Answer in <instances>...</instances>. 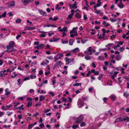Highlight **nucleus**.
<instances>
[{"mask_svg": "<svg viewBox=\"0 0 129 129\" xmlns=\"http://www.w3.org/2000/svg\"><path fill=\"white\" fill-rule=\"evenodd\" d=\"M15 105H14V106L15 107H16L17 106L19 105H20V103L19 102H15Z\"/></svg>", "mask_w": 129, "mask_h": 129, "instance_id": "nucleus-45", "label": "nucleus"}, {"mask_svg": "<svg viewBox=\"0 0 129 129\" xmlns=\"http://www.w3.org/2000/svg\"><path fill=\"white\" fill-rule=\"evenodd\" d=\"M62 99L63 102H66L67 101V99L66 98L64 97H62Z\"/></svg>", "mask_w": 129, "mask_h": 129, "instance_id": "nucleus-62", "label": "nucleus"}, {"mask_svg": "<svg viewBox=\"0 0 129 129\" xmlns=\"http://www.w3.org/2000/svg\"><path fill=\"white\" fill-rule=\"evenodd\" d=\"M88 51L89 52V55H91L92 54L93 52H95V50L91 49V47H89L87 48Z\"/></svg>", "mask_w": 129, "mask_h": 129, "instance_id": "nucleus-4", "label": "nucleus"}, {"mask_svg": "<svg viewBox=\"0 0 129 129\" xmlns=\"http://www.w3.org/2000/svg\"><path fill=\"white\" fill-rule=\"evenodd\" d=\"M76 5L75 4H71L70 5V9H76L77 8Z\"/></svg>", "mask_w": 129, "mask_h": 129, "instance_id": "nucleus-9", "label": "nucleus"}, {"mask_svg": "<svg viewBox=\"0 0 129 129\" xmlns=\"http://www.w3.org/2000/svg\"><path fill=\"white\" fill-rule=\"evenodd\" d=\"M58 30L60 31H63L62 29L61 28V27H59L58 28Z\"/></svg>", "mask_w": 129, "mask_h": 129, "instance_id": "nucleus-63", "label": "nucleus"}, {"mask_svg": "<svg viewBox=\"0 0 129 129\" xmlns=\"http://www.w3.org/2000/svg\"><path fill=\"white\" fill-rule=\"evenodd\" d=\"M75 16L77 18H80L81 17V15L78 13H76V14Z\"/></svg>", "mask_w": 129, "mask_h": 129, "instance_id": "nucleus-31", "label": "nucleus"}, {"mask_svg": "<svg viewBox=\"0 0 129 129\" xmlns=\"http://www.w3.org/2000/svg\"><path fill=\"white\" fill-rule=\"evenodd\" d=\"M47 64L46 63V62H45L44 61H43V62H42L41 64V65L44 66H45Z\"/></svg>", "mask_w": 129, "mask_h": 129, "instance_id": "nucleus-48", "label": "nucleus"}, {"mask_svg": "<svg viewBox=\"0 0 129 129\" xmlns=\"http://www.w3.org/2000/svg\"><path fill=\"white\" fill-rule=\"evenodd\" d=\"M103 76V75H102L101 76H99L98 77V80H100L102 78V77Z\"/></svg>", "mask_w": 129, "mask_h": 129, "instance_id": "nucleus-60", "label": "nucleus"}, {"mask_svg": "<svg viewBox=\"0 0 129 129\" xmlns=\"http://www.w3.org/2000/svg\"><path fill=\"white\" fill-rule=\"evenodd\" d=\"M124 120V121H126L127 122H129V117L127 116H126V117H125Z\"/></svg>", "mask_w": 129, "mask_h": 129, "instance_id": "nucleus-34", "label": "nucleus"}, {"mask_svg": "<svg viewBox=\"0 0 129 129\" xmlns=\"http://www.w3.org/2000/svg\"><path fill=\"white\" fill-rule=\"evenodd\" d=\"M40 49H42L45 46V45L43 44H41L39 45Z\"/></svg>", "mask_w": 129, "mask_h": 129, "instance_id": "nucleus-28", "label": "nucleus"}, {"mask_svg": "<svg viewBox=\"0 0 129 129\" xmlns=\"http://www.w3.org/2000/svg\"><path fill=\"white\" fill-rule=\"evenodd\" d=\"M120 46V45H115L114 47L113 48L114 49H115L116 48H118Z\"/></svg>", "mask_w": 129, "mask_h": 129, "instance_id": "nucleus-49", "label": "nucleus"}, {"mask_svg": "<svg viewBox=\"0 0 129 129\" xmlns=\"http://www.w3.org/2000/svg\"><path fill=\"white\" fill-rule=\"evenodd\" d=\"M49 94L51 95L52 96H53L54 95V94L53 92H49Z\"/></svg>", "mask_w": 129, "mask_h": 129, "instance_id": "nucleus-52", "label": "nucleus"}, {"mask_svg": "<svg viewBox=\"0 0 129 129\" xmlns=\"http://www.w3.org/2000/svg\"><path fill=\"white\" fill-rule=\"evenodd\" d=\"M68 42V41L67 40L64 41H62V44H67Z\"/></svg>", "mask_w": 129, "mask_h": 129, "instance_id": "nucleus-40", "label": "nucleus"}, {"mask_svg": "<svg viewBox=\"0 0 129 129\" xmlns=\"http://www.w3.org/2000/svg\"><path fill=\"white\" fill-rule=\"evenodd\" d=\"M83 116L81 115L77 118L75 119V121L77 123H80L83 120Z\"/></svg>", "mask_w": 129, "mask_h": 129, "instance_id": "nucleus-1", "label": "nucleus"}, {"mask_svg": "<svg viewBox=\"0 0 129 129\" xmlns=\"http://www.w3.org/2000/svg\"><path fill=\"white\" fill-rule=\"evenodd\" d=\"M63 30L64 32H67V27L66 26H65L63 28Z\"/></svg>", "mask_w": 129, "mask_h": 129, "instance_id": "nucleus-44", "label": "nucleus"}, {"mask_svg": "<svg viewBox=\"0 0 129 129\" xmlns=\"http://www.w3.org/2000/svg\"><path fill=\"white\" fill-rule=\"evenodd\" d=\"M74 42V40L71 39L69 40V44L70 45H72Z\"/></svg>", "mask_w": 129, "mask_h": 129, "instance_id": "nucleus-27", "label": "nucleus"}, {"mask_svg": "<svg viewBox=\"0 0 129 129\" xmlns=\"http://www.w3.org/2000/svg\"><path fill=\"white\" fill-rule=\"evenodd\" d=\"M124 118H125L124 116H122L121 117L119 118H117L116 119V121L117 122H119L120 121H124Z\"/></svg>", "mask_w": 129, "mask_h": 129, "instance_id": "nucleus-5", "label": "nucleus"}, {"mask_svg": "<svg viewBox=\"0 0 129 129\" xmlns=\"http://www.w3.org/2000/svg\"><path fill=\"white\" fill-rule=\"evenodd\" d=\"M33 1V0H27V1H25L23 2L24 3H25V4H26L28 2H30Z\"/></svg>", "mask_w": 129, "mask_h": 129, "instance_id": "nucleus-21", "label": "nucleus"}, {"mask_svg": "<svg viewBox=\"0 0 129 129\" xmlns=\"http://www.w3.org/2000/svg\"><path fill=\"white\" fill-rule=\"evenodd\" d=\"M14 42L13 41H11L9 42V46H11V47H12L13 48L14 46Z\"/></svg>", "mask_w": 129, "mask_h": 129, "instance_id": "nucleus-19", "label": "nucleus"}, {"mask_svg": "<svg viewBox=\"0 0 129 129\" xmlns=\"http://www.w3.org/2000/svg\"><path fill=\"white\" fill-rule=\"evenodd\" d=\"M32 104V102H29L27 104V106L28 107H29L31 106Z\"/></svg>", "mask_w": 129, "mask_h": 129, "instance_id": "nucleus-35", "label": "nucleus"}, {"mask_svg": "<svg viewBox=\"0 0 129 129\" xmlns=\"http://www.w3.org/2000/svg\"><path fill=\"white\" fill-rule=\"evenodd\" d=\"M29 92L30 93H33L34 92V90L33 89H31L29 90Z\"/></svg>", "mask_w": 129, "mask_h": 129, "instance_id": "nucleus-50", "label": "nucleus"}, {"mask_svg": "<svg viewBox=\"0 0 129 129\" xmlns=\"http://www.w3.org/2000/svg\"><path fill=\"white\" fill-rule=\"evenodd\" d=\"M123 43H124L123 41H120V42H117V44L118 45H120H120H122L123 44Z\"/></svg>", "mask_w": 129, "mask_h": 129, "instance_id": "nucleus-36", "label": "nucleus"}, {"mask_svg": "<svg viewBox=\"0 0 129 129\" xmlns=\"http://www.w3.org/2000/svg\"><path fill=\"white\" fill-rule=\"evenodd\" d=\"M109 97L113 101L115 100L116 98V96L114 94L111 95Z\"/></svg>", "mask_w": 129, "mask_h": 129, "instance_id": "nucleus-10", "label": "nucleus"}, {"mask_svg": "<svg viewBox=\"0 0 129 129\" xmlns=\"http://www.w3.org/2000/svg\"><path fill=\"white\" fill-rule=\"evenodd\" d=\"M21 21V20L20 19H18L16 20L15 22L16 23H20Z\"/></svg>", "mask_w": 129, "mask_h": 129, "instance_id": "nucleus-39", "label": "nucleus"}, {"mask_svg": "<svg viewBox=\"0 0 129 129\" xmlns=\"http://www.w3.org/2000/svg\"><path fill=\"white\" fill-rule=\"evenodd\" d=\"M39 11L41 15H46V12H45L44 11H43L42 10H39Z\"/></svg>", "mask_w": 129, "mask_h": 129, "instance_id": "nucleus-13", "label": "nucleus"}, {"mask_svg": "<svg viewBox=\"0 0 129 129\" xmlns=\"http://www.w3.org/2000/svg\"><path fill=\"white\" fill-rule=\"evenodd\" d=\"M6 14V12H5L4 13H3L2 16L3 17H5Z\"/></svg>", "mask_w": 129, "mask_h": 129, "instance_id": "nucleus-54", "label": "nucleus"}, {"mask_svg": "<svg viewBox=\"0 0 129 129\" xmlns=\"http://www.w3.org/2000/svg\"><path fill=\"white\" fill-rule=\"evenodd\" d=\"M124 49V47H121L118 49L121 52H123Z\"/></svg>", "mask_w": 129, "mask_h": 129, "instance_id": "nucleus-26", "label": "nucleus"}, {"mask_svg": "<svg viewBox=\"0 0 129 129\" xmlns=\"http://www.w3.org/2000/svg\"><path fill=\"white\" fill-rule=\"evenodd\" d=\"M36 76L35 75H30V78L32 79H34V78H35Z\"/></svg>", "mask_w": 129, "mask_h": 129, "instance_id": "nucleus-41", "label": "nucleus"}, {"mask_svg": "<svg viewBox=\"0 0 129 129\" xmlns=\"http://www.w3.org/2000/svg\"><path fill=\"white\" fill-rule=\"evenodd\" d=\"M85 123L84 122H83L80 124V126L81 127H82L85 125Z\"/></svg>", "mask_w": 129, "mask_h": 129, "instance_id": "nucleus-51", "label": "nucleus"}, {"mask_svg": "<svg viewBox=\"0 0 129 129\" xmlns=\"http://www.w3.org/2000/svg\"><path fill=\"white\" fill-rule=\"evenodd\" d=\"M118 6L119 8H123L124 7L123 4L121 2H120V4Z\"/></svg>", "mask_w": 129, "mask_h": 129, "instance_id": "nucleus-18", "label": "nucleus"}, {"mask_svg": "<svg viewBox=\"0 0 129 129\" xmlns=\"http://www.w3.org/2000/svg\"><path fill=\"white\" fill-rule=\"evenodd\" d=\"M15 2L14 1H12L9 3V6L10 7L14 6Z\"/></svg>", "mask_w": 129, "mask_h": 129, "instance_id": "nucleus-8", "label": "nucleus"}, {"mask_svg": "<svg viewBox=\"0 0 129 129\" xmlns=\"http://www.w3.org/2000/svg\"><path fill=\"white\" fill-rule=\"evenodd\" d=\"M33 126H34L33 124H30L28 126V129H31Z\"/></svg>", "mask_w": 129, "mask_h": 129, "instance_id": "nucleus-43", "label": "nucleus"}, {"mask_svg": "<svg viewBox=\"0 0 129 129\" xmlns=\"http://www.w3.org/2000/svg\"><path fill=\"white\" fill-rule=\"evenodd\" d=\"M57 55L59 59H60L63 56V54L61 53L58 54Z\"/></svg>", "mask_w": 129, "mask_h": 129, "instance_id": "nucleus-37", "label": "nucleus"}, {"mask_svg": "<svg viewBox=\"0 0 129 129\" xmlns=\"http://www.w3.org/2000/svg\"><path fill=\"white\" fill-rule=\"evenodd\" d=\"M116 59L118 61L120 60L121 58V56L119 55H117L116 56Z\"/></svg>", "mask_w": 129, "mask_h": 129, "instance_id": "nucleus-17", "label": "nucleus"}, {"mask_svg": "<svg viewBox=\"0 0 129 129\" xmlns=\"http://www.w3.org/2000/svg\"><path fill=\"white\" fill-rule=\"evenodd\" d=\"M92 66L93 67V68H95L96 67V66L94 62H93L92 63Z\"/></svg>", "mask_w": 129, "mask_h": 129, "instance_id": "nucleus-56", "label": "nucleus"}, {"mask_svg": "<svg viewBox=\"0 0 129 129\" xmlns=\"http://www.w3.org/2000/svg\"><path fill=\"white\" fill-rule=\"evenodd\" d=\"M72 34H71V35H70V37H74V36H77V34H74V33H72Z\"/></svg>", "mask_w": 129, "mask_h": 129, "instance_id": "nucleus-42", "label": "nucleus"}, {"mask_svg": "<svg viewBox=\"0 0 129 129\" xmlns=\"http://www.w3.org/2000/svg\"><path fill=\"white\" fill-rule=\"evenodd\" d=\"M54 62L56 61H57L58 60V59H59V58H58V57L57 55L56 56H55V57H54Z\"/></svg>", "mask_w": 129, "mask_h": 129, "instance_id": "nucleus-38", "label": "nucleus"}, {"mask_svg": "<svg viewBox=\"0 0 129 129\" xmlns=\"http://www.w3.org/2000/svg\"><path fill=\"white\" fill-rule=\"evenodd\" d=\"M74 14V13H72L71 14H69L67 18V19L68 20L69 19H71L72 17L73 16V15Z\"/></svg>", "mask_w": 129, "mask_h": 129, "instance_id": "nucleus-16", "label": "nucleus"}, {"mask_svg": "<svg viewBox=\"0 0 129 129\" xmlns=\"http://www.w3.org/2000/svg\"><path fill=\"white\" fill-rule=\"evenodd\" d=\"M110 20H111L112 22H113L116 21L117 20H115L114 19H112V18H110Z\"/></svg>", "mask_w": 129, "mask_h": 129, "instance_id": "nucleus-53", "label": "nucleus"}, {"mask_svg": "<svg viewBox=\"0 0 129 129\" xmlns=\"http://www.w3.org/2000/svg\"><path fill=\"white\" fill-rule=\"evenodd\" d=\"M39 126L41 128H42L44 127V125L43 123H41L39 125Z\"/></svg>", "mask_w": 129, "mask_h": 129, "instance_id": "nucleus-59", "label": "nucleus"}, {"mask_svg": "<svg viewBox=\"0 0 129 129\" xmlns=\"http://www.w3.org/2000/svg\"><path fill=\"white\" fill-rule=\"evenodd\" d=\"M68 101H69L70 102H72V99L70 97H68Z\"/></svg>", "mask_w": 129, "mask_h": 129, "instance_id": "nucleus-58", "label": "nucleus"}, {"mask_svg": "<svg viewBox=\"0 0 129 129\" xmlns=\"http://www.w3.org/2000/svg\"><path fill=\"white\" fill-rule=\"evenodd\" d=\"M91 74V72L90 71H89L87 74H86V75L88 77L90 74Z\"/></svg>", "mask_w": 129, "mask_h": 129, "instance_id": "nucleus-64", "label": "nucleus"}, {"mask_svg": "<svg viewBox=\"0 0 129 129\" xmlns=\"http://www.w3.org/2000/svg\"><path fill=\"white\" fill-rule=\"evenodd\" d=\"M30 79V78L29 76L28 77H26L24 78V81H26V80H29Z\"/></svg>", "mask_w": 129, "mask_h": 129, "instance_id": "nucleus-57", "label": "nucleus"}, {"mask_svg": "<svg viewBox=\"0 0 129 129\" xmlns=\"http://www.w3.org/2000/svg\"><path fill=\"white\" fill-rule=\"evenodd\" d=\"M39 102H41L45 99V97L43 95H40L39 96Z\"/></svg>", "mask_w": 129, "mask_h": 129, "instance_id": "nucleus-15", "label": "nucleus"}, {"mask_svg": "<svg viewBox=\"0 0 129 129\" xmlns=\"http://www.w3.org/2000/svg\"><path fill=\"white\" fill-rule=\"evenodd\" d=\"M77 104L79 108H81L84 105V102L81 99H79L78 101Z\"/></svg>", "mask_w": 129, "mask_h": 129, "instance_id": "nucleus-3", "label": "nucleus"}, {"mask_svg": "<svg viewBox=\"0 0 129 129\" xmlns=\"http://www.w3.org/2000/svg\"><path fill=\"white\" fill-rule=\"evenodd\" d=\"M58 19L57 17H55L53 19V20L55 21H56Z\"/></svg>", "mask_w": 129, "mask_h": 129, "instance_id": "nucleus-61", "label": "nucleus"}, {"mask_svg": "<svg viewBox=\"0 0 129 129\" xmlns=\"http://www.w3.org/2000/svg\"><path fill=\"white\" fill-rule=\"evenodd\" d=\"M70 33V34L74 33L75 34H77V31L75 29H74V30H73V29L71 30Z\"/></svg>", "mask_w": 129, "mask_h": 129, "instance_id": "nucleus-22", "label": "nucleus"}, {"mask_svg": "<svg viewBox=\"0 0 129 129\" xmlns=\"http://www.w3.org/2000/svg\"><path fill=\"white\" fill-rule=\"evenodd\" d=\"M84 58L86 60H90L91 59V57L90 56L88 55H86L85 56Z\"/></svg>", "mask_w": 129, "mask_h": 129, "instance_id": "nucleus-25", "label": "nucleus"}, {"mask_svg": "<svg viewBox=\"0 0 129 129\" xmlns=\"http://www.w3.org/2000/svg\"><path fill=\"white\" fill-rule=\"evenodd\" d=\"M4 73L3 72V71H2L0 72V76L1 77H3L4 76Z\"/></svg>", "mask_w": 129, "mask_h": 129, "instance_id": "nucleus-46", "label": "nucleus"}, {"mask_svg": "<svg viewBox=\"0 0 129 129\" xmlns=\"http://www.w3.org/2000/svg\"><path fill=\"white\" fill-rule=\"evenodd\" d=\"M40 33H42V34L40 35V37H45L47 35L46 34L47 33L46 32L41 31H40Z\"/></svg>", "mask_w": 129, "mask_h": 129, "instance_id": "nucleus-7", "label": "nucleus"}, {"mask_svg": "<svg viewBox=\"0 0 129 129\" xmlns=\"http://www.w3.org/2000/svg\"><path fill=\"white\" fill-rule=\"evenodd\" d=\"M123 94L124 96L126 98L128 97L129 95L128 93L127 92H124L123 93Z\"/></svg>", "mask_w": 129, "mask_h": 129, "instance_id": "nucleus-33", "label": "nucleus"}, {"mask_svg": "<svg viewBox=\"0 0 129 129\" xmlns=\"http://www.w3.org/2000/svg\"><path fill=\"white\" fill-rule=\"evenodd\" d=\"M81 83H74L73 84V86H81Z\"/></svg>", "mask_w": 129, "mask_h": 129, "instance_id": "nucleus-24", "label": "nucleus"}, {"mask_svg": "<svg viewBox=\"0 0 129 129\" xmlns=\"http://www.w3.org/2000/svg\"><path fill=\"white\" fill-rule=\"evenodd\" d=\"M35 27H27L26 28V30H31L35 29Z\"/></svg>", "mask_w": 129, "mask_h": 129, "instance_id": "nucleus-32", "label": "nucleus"}, {"mask_svg": "<svg viewBox=\"0 0 129 129\" xmlns=\"http://www.w3.org/2000/svg\"><path fill=\"white\" fill-rule=\"evenodd\" d=\"M62 63V62L61 61H59L57 62L55 64H57V66H60L61 65Z\"/></svg>", "mask_w": 129, "mask_h": 129, "instance_id": "nucleus-20", "label": "nucleus"}, {"mask_svg": "<svg viewBox=\"0 0 129 129\" xmlns=\"http://www.w3.org/2000/svg\"><path fill=\"white\" fill-rule=\"evenodd\" d=\"M6 47L7 50L5 51V52H11L13 51H14L15 50L13 49V48L11 47L9 45L7 46Z\"/></svg>", "mask_w": 129, "mask_h": 129, "instance_id": "nucleus-2", "label": "nucleus"}, {"mask_svg": "<svg viewBox=\"0 0 129 129\" xmlns=\"http://www.w3.org/2000/svg\"><path fill=\"white\" fill-rule=\"evenodd\" d=\"M102 24L104 25L105 27H107L110 25V24L108 23H106L105 21H103L102 23Z\"/></svg>", "mask_w": 129, "mask_h": 129, "instance_id": "nucleus-12", "label": "nucleus"}, {"mask_svg": "<svg viewBox=\"0 0 129 129\" xmlns=\"http://www.w3.org/2000/svg\"><path fill=\"white\" fill-rule=\"evenodd\" d=\"M5 94L6 95H8L10 94L11 92L9 90L8 88H7L5 89Z\"/></svg>", "mask_w": 129, "mask_h": 129, "instance_id": "nucleus-11", "label": "nucleus"}, {"mask_svg": "<svg viewBox=\"0 0 129 129\" xmlns=\"http://www.w3.org/2000/svg\"><path fill=\"white\" fill-rule=\"evenodd\" d=\"M23 106L24 105H22L20 106L19 107H16V109H19L20 110H23L24 109L23 107Z\"/></svg>", "mask_w": 129, "mask_h": 129, "instance_id": "nucleus-14", "label": "nucleus"}, {"mask_svg": "<svg viewBox=\"0 0 129 129\" xmlns=\"http://www.w3.org/2000/svg\"><path fill=\"white\" fill-rule=\"evenodd\" d=\"M121 69V72L123 74H124L125 73V72L124 71V70L125 69H124L122 68H120Z\"/></svg>", "mask_w": 129, "mask_h": 129, "instance_id": "nucleus-55", "label": "nucleus"}, {"mask_svg": "<svg viewBox=\"0 0 129 129\" xmlns=\"http://www.w3.org/2000/svg\"><path fill=\"white\" fill-rule=\"evenodd\" d=\"M72 51L74 52H77L79 51V49L78 48H76L74 50H72Z\"/></svg>", "mask_w": 129, "mask_h": 129, "instance_id": "nucleus-29", "label": "nucleus"}, {"mask_svg": "<svg viewBox=\"0 0 129 129\" xmlns=\"http://www.w3.org/2000/svg\"><path fill=\"white\" fill-rule=\"evenodd\" d=\"M65 59L66 61V65H68L69 64L70 62H73L74 61V59H71L68 58H66Z\"/></svg>", "mask_w": 129, "mask_h": 129, "instance_id": "nucleus-6", "label": "nucleus"}, {"mask_svg": "<svg viewBox=\"0 0 129 129\" xmlns=\"http://www.w3.org/2000/svg\"><path fill=\"white\" fill-rule=\"evenodd\" d=\"M101 3H98L97 4L95 5V6H96L97 7L100 6H101Z\"/></svg>", "mask_w": 129, "mask_h": 129, "instance_id": "nucleus-47", "label": "nucleus"}, {"mask_svg": "<svg viewBox=\"0 0 129 129\" xmlns=\"http://www.w3.org/2000/svg\"><path fill=\"white\" fill-rule=\"evenodd\" d=\"M78 127V125L76 124L73 125L72 126V127L73 129H76Z\"/></svg>", "mask_w": 129, "mask_h": 129, "instance_id": "nucleus-30", "label": "nucleus"}, {"mask_svg": "<svg viewBox=\"0 0 129 129\" xmlns=\"http://www.w3.org/2000/svg\"><path fill=\"white\" fill-rule=\"evenodd\" d=\"M98 58L99 60H104V57L103 56H99Z\"/></svg>", "mask_w": 129, "mask_h": 129, "instance_id": "nucleus-23", "label": "nucleus"}]
</instances>
